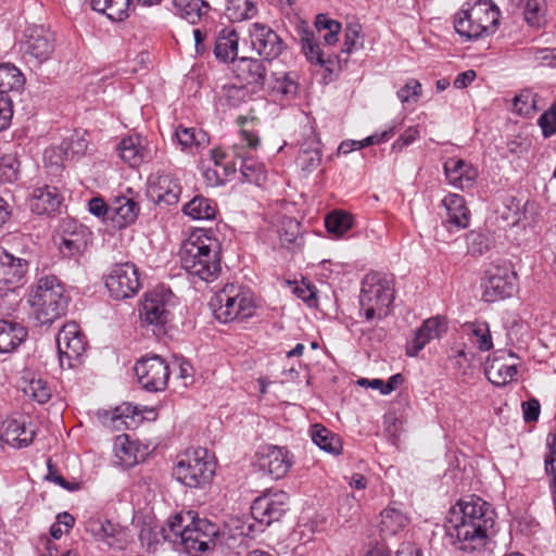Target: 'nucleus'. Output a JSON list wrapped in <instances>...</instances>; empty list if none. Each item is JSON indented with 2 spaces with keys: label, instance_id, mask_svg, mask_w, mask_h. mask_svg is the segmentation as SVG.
Listing matches in <instances>:
<instances>
[{
  "label": "nucleus",
  "instance_id": "f257e3e1",
  "mask_svg": "<svg viewBox=\"0 0 556 556\" xmlns=\"http://www.w3.org/2000/svg\"><path fill=\"white\" fill-rule=\"evenodd\" d=\"M159 534L175 549L190 556H198L214 547L219 535V527L190 510L173 516L166 526L160 529Z\"/></svg>",
  "mask_w": 556,
  "mask_h": 556
},
{
  "label": "nucleus",
  "instance_id": "f03ea898",
  "mask_svg": "<svg viewBox=\"0 0 556 556\" xmlns=\"http://www.w3.org/2000/svg\"><path fill=\"white\" fill-rule=\"evenodd\" d=\"M179 255L182 268L203 281H214L220 274V243L206 230L192 231L182 242Z\"/></svg>",
  "mask_w": 556,
  "mask_h": 556
},
{
  "label": "nucleus",
  "instance_id": "7ed1b4c3",
  "mask_svg": "<svg viewBox=\"0 0 556 556\" xmlns=\"http://www.w3.org/2000/svg\"><path fill=\"white\" fill-rule=\"evenodd\" d=\"M29 316L37 326H51L66 314L68 296L54 275L38 278L28 289Z\"/></svg>",
  "mask_w": 556,
  "mask_h": 556
},
{
  "label": "nucleus",
  "instance_id": "20e7f679",
  "mask_svg": "<svg viewBox=\"0 0 556 556\" xmlns=\"http://www.w3.org/2000/svg\"><path fill=\"white\" fill-rule=\"evenodd\" d=\"M210 305L215 318L225 324L250 318L256 308L251 291L235 283H228L220 289Z\"/></svg>",
  "mask_w": 556,
  "mask_h": 556
},
{
  "label": "nucleus",
  "instance_id": "39448f33",
  "mask_svg": "<svg viewBox=\"0 0 556 556\" xmlns=\"http://www.w3.org/2000/svg\"><path fill=\"white\" fill-rule=\"evenodd\" d=\"M393 300L394 288L391 278L379 273L366 275L362 283L359 305L367 320L388 316Z\"/></svg>",
  "mask_w": 556,
  "mask_h": 556
},
{
  "label": "nucleus",
  "instance_id": "423d86ee",
  "mask_svg": "<svg viewBox=\"0 0 556 556\" xmlns=\"http://www.w3.org/2000/svg\"><path fill=\"white\" fill-rule=\"evenodd\" d=\"M289 509V495L285 491H267L256 497L251 505L253 523L242 522L241 535H252L263 532L271 523L279 521Z\"/></svg>",
  "mask_w": 556,
  "mask_h": 556
},
{
  "label": "nucleus",
  "instance_id": "0eeeda50",
  "mask_svg": "<svg viewBox=\"0 0 556 556\" xmlns=\"http://www.w3.org/2000/svg\"><path fill=\"white\" fill-rule=\"evenodd\" d=\"M213 456L204 447L188 450L174 468L176 479L189 488H200L208 483L215 473Z\"/></svg>",
  "mask_w": 556,
  "mask_h": 556
},
{
  "label": "nucleus",
  "instance_id": "6e6552de",
  "mask_svg": "<svg viewBox=\"0 0 556 556\" xmlns=\"http://www.w3.org/2000/svg\"><path fill=\"white\" fill-rule=\"evenodd\" d=\"M13 242L21 243V255L0 249V296L22 282L29 268L31 240L24 236H13Z\"/></svg>",
  "mask_w": 556,
  "mask_h": 556
},
{
  "label": "nucleus",
  "instance_id": "1a4fd4ad",
  "mask_svg": "<svg viewBox=\"0 0 556 556\" xmlns=\"http://www.w3.org/2000/svg\"><path fill=\"white\" fill-rule=\"evenodd\" d=\"M175 305L174 293L157 287L144 294L139 309L141 321L152 326L154 333H164L166 325L173 319Z\"/></svg>",
  "mask_w": 556,
  "mask_h": 556
},
{
  "label": "nucleus",
  "instance_id": "9d476101",
  "mask_svg": "<svg viewBox=\"0 0 556 556\" xmlns=\"http://www.w3.org/2000/svg\"><path fill=\"white\" fill-rule=\"evenodd\" d=\"M105 287L115 300L132 298L142 288L138 267L130 262L115 264L105 278Z\"/></svg>",
  "mask_w": 556,
  "mask_h": 556
},
{
  "label": "nucleus",
  "instance_id": "9b49d317",
  "mask_svg": "<svg viewBox=\"0 0 556 556\" xmlns=\"http://www.w3.org/2000/svg\"><path fill=\"white\" fill-rule=\"evenodd\" d=\"M134 370L138 382L148 392L163 391L172 372L167 362L159 355L142 357Z\"/></svg>",
  "mask_w": 556,
  "mask_h": 556
},
{
  "label": "nucleus",
  "instance_id": "f8f14e48",
  "mask_svg": "<svg viewBox=\"0 0 556 556\" xmlns=\"http://www.w3.org/2000/svg\"><path fill=\"white\" fill-rule=\"evenodd\" d=\"M448 517L476 525V534H479L481 529H491L494 525V510L489 503L478 496L460 500L450 509Z\"/></svg>",
  "mask_w": 556,
  "mask_h": 556
},
{
  "label": "nucleus",
  "instance_id": "ddd939ff",
  "mask_svg": "<svg viewBox=\"0 0 556 556\" xmlns=\"http://www.w3.org/2000/svg\"><path fill=\"white\" fill-rule=\"evenodd\" d=\"M518 287L517 274L507 266H493L485 273L482 299L493 303L510 298Z\"/></svg>",
  "mask_w": 556,
  "mask_h": 556
},
{
  "label": "nucleus",
  "instance_id": "4468645a",
  "mask_svg": "<svg viewBox=\"0 0 556 556\" xmlns=\"http://www.w3.org/2000/svg\"><path fill=\"white\" fill-rule=\"evenodd\" d=\"M85 336L75 323L62 327L56 337V345L62 368H73L86 351Z\"/></svg>",
  "mask_w": 556,
  "mask_h": 556
},
{
  "label": "nucleus",
  "instance_id": "2eb2a0df",
  "mask_svg": "<svg viewBox=\"0 0 556 556\" xmlns=\"http://www.w3.org/2000/svg\"><path fill=\"white\" fill-rule=\"evenodd\" d=\"M445 530L451 544L455 548L463 552H472L484 546L489 529H481L478 534L479 538L476 540V525L447 517Z\"/></svg>",
  "mask_w": 556,
  "mask_h": 556
},
{
  "label": "nucleus",
  "instance_id": "dca6fc26",
  "mask_svg": "<svg viewBox=\"0 0 556 556\" xmlns=\"http://www.w3.org/2000/svg\"><path fill=\"white\" fill-rule=\"evenodd\" d=\"M256 466L271 478L281 479L293 466V455L287 447L266 445L256 453Z\"/></svg>",
  "mask_w": 556,
  "mask_h": 556
},
{
  "label": "nucleus",
  "instance_id": "f3484780",
  "mask_svg": "<svg viewBox=\"0 0 556 556\" xmlns=\"http://www.w3.org/2000/svg\"><path fill=\"white\" fill-rule=\"evenodd\" d=\"M252 48L265 60L277 59L287 48L276 30L263 23H253L249 28Z\"/></svg>",
  "mask_w": 556,
  "mask_h": 556
},
{
  "label": "nucleus",
  "instance_id": "a211bd4d",
  "mask_svg": "<svg viewBox=\"0 0 556 556\" xmlns=\"http://www.w3.org/2000/svg\"><path fill=\"white\" fill-rule=\"evenodd\" d=\"M147 193L154 203L170 206L178 203L181 186L170 174H155L149 178Z\"/></svg>",
  "mask_w": 556,
  "mask_h": 556
},
{
  "label": "nucleus",
  "instance_id": "6ab92c4d",
  "mask_svg": "<svg viewBox=\"0 0 556 556\" xmlns=\"http://www.w3.org/2000/svg\"><path fill=\"white\" fill-rule=\"evenodd\" d=\"M25 58L41 64L50 59L54 51L53 35L43 27H34L27 30L26 40L22 46Z\"/></svg>",
  "mask_w": 556,
  "mask_h": 556
},
{
  "label": "nucleus",
  "instance_id": "aec40b11",
  "mask_svg": "<svg viewBox=\"0 0 556 556\" xmlns=\"http://www.w3.org/2000/svg\"><path fill=\"white\" fill-rule=\"evenodd\" d=\"M447 330L445 318L435 316L426 319L416 330L414 338L406 344V354L417 356L418 353L434 339H440Z\"/></svg>",
  "mask_w": 556,
  "mask_h": 556
},
{
  "label": "nucleus",
  "instance_id": "412c9836",
  "mask_svg": "<svg viewBox=\"0 0 556 556\" xmlns=\"http://www.w3.org/2000/svg\"><path fill=\"white\" fill-rule=\"evenodd\" d=\"M444 174L451 186L460 190L471 189L479 176L478 169L463 159L450 157L444 163Z\"/></svg>",
  "mask_w": 556,
  "mask_h": 556
},
{
  "label": "nucleus",
  "instance_id": "4be33fe9",
  "mask_svg": "<svg viewBox=\"0 0 556 556\" xmlns=\"http://www.w3.org/2000/svg\"><path fill=\"white\" fill-rule=\"evenodd\" d=\"M36 430L33 424L22 419H8L3 422L1 440L16 448L28 446L35 438Z\"/></svg>",
  "mask_w": 556,
  "mask_h": 556
},
{
  "label": "nucleus",
  "instance_id": "5701e85b",
  "mask_svg": "<svg viewBox=\"0 0 556 556\" xmlns=\"http://www.w3.org/2000/svg\"><path fill=\"white\" fill-rule=\"evenodd\" d=\"M139 204L126 195L114 197L110 202L109 219L113 227L122 229L134 224L138 217Z\"/></svg>",
  "mask_w": 556,
  "mask_h": 556
},
{
  "label": "nucleus",
  "instance_id": "b1692460",
  "mask_svg": "<svg viewBox=\"0 0 556 556\" xmlns=\"http://www.w3.org/2000/svg\"><path fill=\"white\" fill-rule=\"evenodd\" d=\"M86 531L94 536L97 541L103 542L110 547H121L124 539V532L118 525L111 522L110 520L92 516L86 523Z\"/></svg>",
  "mask_w": 556,
  "mask_h": 556
},
{
  "label": "nucleus",
  "instance_id": "393cba45",
  "mask_svg": "<svg viewBox=\"0 0 556 556\" xmlns=\"http://www.w3.org/2000/svg\"><path fill=\"white\" fill-rule=\"evenodd\" d=\"M237 78L252 91L261 89L266 80V67L261 60L242 58L236 67Z\"/></svg>",
  "mask_w": 556,
  "mask_h": 556
},
{
  "label": "nucleus",
  "instance_id": "a878e982",
  "mask_svg": "<svg viewBox=\"0 0 556 556\" xmlns=\"http://www.w3.org/2000/svg\"><path fill=\"white\" fill-rule=\"evenodd\" d=\"M467 7L466 10L478 20L489 35L495 31L500 21V10L492 0H468Z\"/></svg>",
  "mask_w": 556,
  "mask_h": 556
},
{
  "label": "nucleus",
  "instance_id": "bb28decb",
  "mask_svg": "<svg viewBox=\"0 0 556 556\" xmlns=\"http://www.w3.org/2000/svg\"><path fill=\"white\" fill-rule=\"evenodd\" d=\"M61 204V195L55 187L36 188L30 198L29 206L33 213L42 215L55 212Z\"/></svg>",
  "mask_w": 556,
  "mask_h": 556
},
{
  "label": "nucleus",
  "instance_id": "cd10ccee",
  "mask_svg": "<svg viewBox=\"0 0 556 556\" xmlns=\"http://www.w3.org/2000/svg\"><path fill=\"white\" fill-rule=\"evenodd\" d=\"M114 464L122 468H130L139 463L142 453L138 444L129 439L127 434L117 435L114 444Z\"/></svg>",
  "mask_w": 556,
  "mask_h": 556
},
{
  "label": "nucleus",
  "instance_id": "c85d7f7f",
  "mask_svg": "<svg viewBox=\"0 0 556 556\" xmlns=\"http://www.w3.org/2000/svg\"><path fill=\"white\" fill-rule=\"evenodd\" d=\"M56 243L60 252L64 256L71 257L80 253L86 245L83 227L79 226L78 230V227L75 224L71 222L66 223L63 233L59 236Z\"/></svg>",
  "mask_w": 556,
  "mask_h": 556
},
{
  "label": "nucleus",
  "instance_id": "c756f323",
  "mask_svg": "<svg viewBox=\"0 0 556 556\" xmlns=\"http://www.w3.org/2000/svg\"><path fill=\"white\" fill-rule=\"evenodd\" d=\"M442 204L446 210L447 224L456 227L457 229H464L469 225V211L466 206L465 199L456 193L446 194Z\"/></svg>",
  "mask_w": 556,
  "mask_h": 556
},
{
  "label": "nucleus",
  "instance_id": "7c9ffc66",
  "mask_svg": "<svg viewBox=\"0 0 556 556\" xmlns=\"http://www.w3.org/2000/svg\"><path fill=\"white\" fill-rule=\"evenodd\" d=\"M26 327L20 323L0 319V353L14 351L27 337Z\"/></svg>",
  "mask_w": 556,
  "mask_h": 556
},
{
  "label": "nucleus",
  "instance_id": "2f4dec72",
  "mask_svg": "<svg viewBox=\"0 0 556 556\" xmlns=\"http://www.w3.org/2000/svg\"><path fill=\"white\" fill-rule=\"evenodd\" d=\"M454 27L456 33L466 40L479 39L489 35L485 28L466 9L455 16Z\"/></svg>",
  "mask_w": 556,
  "mask_h": 556
},
{
  "label": "nucleus",
  "instance_id": "473e14b6",
  "mask_svg": "<svg viewBox=\"0 0 556 556\" xmlns=\"http://www.w3.org/2000/svg\"><path fill=\"white\" fill-rule=\"evenodd\" d=\"M380 532L384 536H393L408 525V517L399 508L388 506L380 514Z\"/></svg>",
  "mask_w": 556,
  "mask_h": 556
},
{
  "label": "nucleus",
  "instance_id": "72a5a7b5",
  "mask_svg": "<svg viewBox=\"0 0 556 556\" xmlns=\"http://www.w3.org/2000/svg\"><path fill=\"white\" fill-rule=\"evenodd\" d=\"M173 7L175 15L192 25L210 10V4L204 0H173Z\"/></svg>",
  "mask_w": 556,
  "mask_h": 556
},
{
  "label": "nucleus",
  "instance_id": "f704fd0d",
  "mask_svg": "<svg viewBox=\"0 0 556 556\" xmlns=\"http://www.w3.org/2000/svg\"><path fill=\"white\" fill-rule=\"evenodd\" d=\"M175 137L182 151H192L193 149L205 147L210 142L205 131L182 125L176 128Z\"/></svg>",
  "mask_w": 556,
  "mask_h": 556
},
{
  "label": "nucleus",
  "instance_id": "c9c22d12",
  "mask_svg": "<svg viewBox=\"0 0 556 556\" xmlns=\"http://www.w3.org/2000/svg\"><path fill=\"white\" fill-rule=\"evenodd\" d=\"M239 37L235 30L224 29L215 41L214 54L223 62L235 61L238 54Z\"/></svg>",
  "mask_w": 556,
  "mask_h": 556
},
{
  "label": "nucleus",
  "instance_id": "e433bc0d",
  "mask_svg": "<svg viewBox=\"0 0 556 556\" xmlns=\"http://www.w3.org/2000/svg\"><path fill=\"white\" fill-rule=\"evenodd\" d=\"M298 83L289 73L274 74L270 83V93L279 101H290L298 93Z\"/></svg>",
  "mask_w": 556,
  "mask_h": 556
},
{
  "label": "nucleus",
  "instance_id": "4c0bfd02",
  "mask_svg": "<svg viewBox=\"0 0 556 556\" xmlns=\"http://www.w3.org/2000/svg\"><path fill=\"white\" fill-rule=\"evenodd\" d=\"M313 442L323 451L339 455L342 451V442L339 435L321 425H314L311 429Z\"/></svg>",
  "mask_w": 556,
  "mask_h": 556
},
{
  "label": "nucleus",
  "instance_id": "58836bf2",
  "mask_svg": "<svg viewBox=\"0 0 556 556\" xmlns=\"http://www.w3.org/2000/svg\"><path fill=\"white\" fill-rule=\"evenodd\" d=\"M216 212V204L203 195H195L184 205V213L195 220L214 219Z\"/></svg>",
  "mask_w": 556,
  "mask_h": 556
},
{
  "label": "nucleus",
  "instance_id": "ea45409f",
  "mask_svg": "<svg viewBox=\"0 0 556 556\" xmlns=\"http://www.w3.org/2000/svg\"><path fill=\"white\" fill-rule=\"evenodd\" d=\"M90 5L111 21H123L128 16L129 0H91Z\"/></svg>",
  "mask_w": 556,
  "mask_h": 556
},
{
  "label": "nucleus",
  "instance_id": "a19ab883",
  "mask_svg": "<svg viewBox=\"0 0 556 556\" xmlns=\"http://www.w3.org/2000/svg\"><path fill=\"white\" fill-rule=\"evenodd\" d=\"M256 12L252 0H226L225 15L232 23L252 18Z\"/></svg>",
  "mask_w": 556,
  "mask_h": 556
},
{
  "label": "nucleus",
  "instance_id": "79ce46f5",
  "mask_svg": "<svg viewBox=\"0 0 556 556\" xmlns=\"http://www.w3.org/2000/svg\"><path fill=\"white\" fill-rule=\"evenodd\" d=\"M121 157L130 166H138L144 159V149L139 137L124 138L118 144Z\"/></svg>",
  "mask_w": 556,
  "mask_h": 556
},
{
  "label": "nucleus",
  "instance_id": "37998d69",
  "mask_svg": "<svg viewBox=\"0 0 556 556\" xmlns=\"http://www.w3.org/2000/svg\"><path fill=\"white\" fill-rule=\"evenodd\" d=\"M301 42L302 51L307 61L329 70L328 64L331 63V60L330 58L325 56V53L321 51L318 41L315 39L312 33L305 31Z\"/></svg>",
  "mask_w": 556,
  "mask_h": 556
},
{
  "label": "nucleus",
  "instance_id": "c03bdc74",
  "mask_svg": "<svg viewBox=\"0 0 556 556\" xmlns=\"http://www.w3.org/2000/svg\"><path fill=\"white\" fill-rule=\"evenodd\" d=\"M489 381L495 386H505L513 381L517 375L516 365H507L498 361H493L485 369Z\"/></svg>",
  "mask_w": 556,
  "mask_h": 556
},
{
  "label": "nucleus",
  "instance_id": "a18cd8bd",
  "mask_svg": "<svg viewBox=\"0 0 556 556\" xmlns=\"http://www.w3.org/2000/svg\"><path fill=\"white\" fill-rule=\"evenodd\" d=\"M23 85L24 76L16 66L10 63L0 64V92L18 90Z\"/></svg>",
  "mask_w": 556,
  "mask_h": 556
},
{
  "label": "nucleus",
  "instance_id": "49530a36",
  "mask_svg": "<svg viewBox=\"0 0 556 556\" xmlns=\"http://www.w3.org/2000/svg\"><path fill=\"white\" fill-rule=\"evenodd\" d=\"M325 225L328 232L342 237L352 228L353 217L345 212L334 211L327 215Z\"/></svg>",
  "mask_w": 556,
  "mask_h": 556
},
{
  "label": "nucleus",
  "instance_id": "de8ad7c7",
  "mask_svg": "<svg viewBox=\"0 0 556 556\" xmlns=\"http://www.w3.org/2000/svg\"><path fill=\"white\" fill-rule=\"evenodd\" d=\"M538 94L530 89H523L514 97L513 111L522 116H531L536 110Z\"/></svg>",
  "mask_w": 556,
  "mask_h": 556
},
{
  "label": "nucleus",
  "instance_id": "09e8293b",
  "mask_svg": "<svg viewBox=\"0 0 556 556\" xmlns=\"http://www.w3.org/2000/svg\"><path fill=\"white\" fill-rule=\"evenodd\" d=\"M467 332L471 333L481 351H490L493 348V341L489 324L486 321L476 320L464 326Z\"/></svg>",
  "mask_w": 556,
  "mask_h": 556
},
{
  "label": "nucleus",
  "instance_id": "8fccbe9b",
  "mask_svg": "<svg viewBox=\"0 0 556 556\" xmlns=\"http://www.w3.org/2000/svg\"><path fill=\"white\" fill-rule=\"evenodd\" d=\"M240 157V172L243 178L256 185H261L265 180V168L264 165L252 157Z\"/></svg>",
  "mask_w": 556,
  "mask_h": 556
},
{
  "label": "nucleus",
  "instance_id": "3c124183",
  "mask_svg": "<svg viewBox=\"0 0 556 556\" xmlns=\"http://www.w3.org/2000/svg\"><path fill=\"white\" fill-rule=\"evenodd\" d=\"M522 55L536 65L556 67V48L530 47L523 50Z\"/></svg>",
  "mask_w": 556,
  "mask_h": 556
},
{
  "label": "nucleus",
  "instance_id": "603ef678",
  "mask_svg": "<svg viewBox=\"0 0 556 556\" xmlns=\"http://www.w3.org/2000/svg\"><path fill=\"white\" fill-rule=\"evenodd\" d=\"M277 233L281 247H287L295 242L300 233V223L292 217H283L277 227Z\"/></svg>",
  "mask_w": 556,
  "mask_h": 556
},
{
  "label": "nucleus",
  "instance_id": "864d4df0",
  "mask_svg": "<svg viewBox=\"0 0 556 556\" xmlns=\"http://www.w3.org/2000/svg\"><path fill=\"white\" fill-rule=\"evenodd\" d=\"M321 162V151L316 144L307 149H302L296 157L298 166L306 173L316 169Z\"/></svg>",
  "mask_w": 556,
  "mask_h": 556
},
{
  "label": "nucleus",
  "instance_id": "5fc2aeb1",
  "mask_svg": "<svg viewBox=\"0 0 556 556\" xmlns=\"http://www.w3.org/2000/svg\"><path fill=\"white\" fill-rule=\"evenodd\" d=\"M20 162L14 154H5L0 157V180L13 182L17 179Z\"/></svg>",
  "mask_w": 556,
  "mask_h": 556
},
{
  "label": "nucleus",
  "instance_id": "6e6d98bb",
  "mask_svg": "<svg viewBox=\"0 0 556 556\" xmlns=\"http://www.w3.org/2000/svg\"><path fill=\"white\" fill-rule=\"evenodd\" d=\"M544 0H525L523 15L531 26H540L544 18Z\"/></svg>",
  "mask_w": 556,
  "mask_h": 556
},
{
  "label": "nucleus",
  "instance_id": "4d7b16f0",
  "mask_svg": "<svg viewBox=\"0 0 556 556\" xmlns=\"http://www.w3.org/2000/svg\"><path fill=\"white\" fill-rule=\"evenodd\" d=\"M88 149V141L84 137L77 135L64 140L61 144L66 159H74L76 156L84 155Z\"/></svg>",
  "mask_w": 556,
  "mask_h": 556
},
{
  "label": "nucleus",
  "instance_id": "13d9d810",
  "mask_svg": "<svg viewBox=\"0 0 556 556\" xmlns=\"http://www.w3.org/2000/svg\"><path fill=\"white\" fill-rule=\"evenodd\" d=\"M236 173V165H223V169L220 167L211 168L207 167L204 169V178L210 186H218L224 184L227 178Z\"/></svg>",
  "mask_w": 556,
  "mask_h": 556
},
{
  "label": "nucleus",
  "instance_id": "bf43d9fd",
  "mask_svg": "<svg viewBox=\"0 0 556 556\" xmlns=\"http://www.w3.org/2000/svg\"><path fill=\"white\" fill-rule=\"evenodd\" d=\"M364 47L363 39L361 38V26L350 25L345 29L344 46L342 52L351 54L354 51L361 50Z\"/></svg>",
  "mask_w": 556,
  "mask_h": 556
},
{
  "label": "nucleus",
  "instance_id": "052dcab7",
  "mask_svg": "<svg viewBox=\"0 0 556 556\" xmlns=\"http://www.w3.org/2000/svg\"><path fill=\"white\" fill-rule=\"evenodd\" d=\"M223 98L229 106L237 108L247 101L249 98V90L245 86H226L224 87Z\"/></svg>",
  "mask_w": 556,
  "mask_h": 556
},
{
  "label": "nucleus",
  "instance_id": "680f3d73",
  "mask_svg": "<svg viewBox=\"0 0 556 556\" xmlns=\"http://www.w3.org/2000/svg\"><path fill=\"white\" fill-rule=\"evenodd\" d=\"M25 392L40 404L47 403L51 397L50 388L47 382L41 379L31 380Z\"/></svg>",
  "mask_w": 556,
  "mask_h": 556
},
{
  "label": "nucleus",
  "instance_id": "e2e57ef3",
  "mask_svg": "<svg viewBox=\"0 0 556 556\" xmlns=\"http://www.w3.org/2000/svg\"><path fill=\"white\" fill-rule=\"evenodd\" d=\"M396 96L402 103L417 102L421 96V84L417 79L410 78L397 90Z\"/></svg>",
  "mask_w": 556,
  "mask_h": 556
},
{
  "label": "nucleus",
  "instance_id": "0e129e2a",
  "mask_svg": "<svg viewBox=\"0 0 556 556\" xmlns=\"http://www.w3.org/2000/svg\"><path fill=\"white\" fill-rule=\"evenodd\" d=\"M538 124L545 138L556 132V102L539 117Z\"/></svg>",
  "mask_w": 556,
  "mask_h": 556
},
{
  "label": "nucleus",
  "instance_id": "69168bd1",
  "mask_svg": "<svg viewBox=\"0 0 556 556\" xmlns=\"http://www.w3.org/2000/svg\"><path fill=\"white\" fill-rule=\"evenodd\" d=\"M13 117V103L11 97L0 92V132L9 128Z\"/></svg>",
  "mask_w": 556,
  "mask_h": 556
},
{
  "label": "nucleus",
  "instance_id": "338daca9",
  "mask_svg": "<svg viewBox=\"0 0 556 556\" xmlns=\"http://www.w3.org/2000/svg\"><path fill=\"white\" fill-rule=\"evenodd\" d=\"M420 131L418 126H410L401 135V137L392 144L393 150H402L404 147H407L415 142L419 137Z\"/></svg>",
  "mask_w": 556,
  "mask_h": 556
},
{
  "label": "nucleus",
  "instance_id": "774afa93",
  "mask_svg": "<svg viewBox=\"0 0 556 556\" xmlns=\"http://www.w3.org/2000/svg\"><path fill=\"white\" fill-rule=\"evenodd\" d=\"M531 142L527 137L520 135L510 138L507 141V149L514 155H521L527 153L530 149Z\"/></svg>",
  "mask_w": 556,
  "mask_h": 556
}]
</instances>
